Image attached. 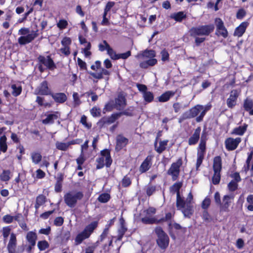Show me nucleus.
<instances>
[{
  "label": "nucleus",
  "mask_w": 253,
  "mask_h": 253,
  "mask_svg": "<svg viewBox=\"0 0 253 253\" xmlns=\"http://www.w3.org/2000/svg\"><path fill=\"white\" fill-rule=\"evenodd\" d=\"M18 34L22 35L18 39L20 45H25L32 42L38 36V31H30L29 28H22L18 31Z\"/></svg>",
  "instance_id": "nucleus-1"
},
{
  "label": "nucleus",
  "mask_w": 253,
  "mask_h": 253,
  "mask_svg": "<svg viewBox=\"0 0 253 253\" xmlns=\"http://www.w3.org/2000/svg\"><path fill=\"white\" fill-rule=\"evenodd\" d=\"M180 200L182 203L179 207H176L177 209L181 211L186 217L190 218L194 212L193 207L192 205L193 195L190 192L188 194L186 201H184L181 197Z\"/></svg>",
  "instance_id": "nucleus-2"
},
{
  "label": "nucleus",
  "mask_w": 253,
  "mask_h": 253,
  "mask_svg": "<svg viewBox=\"0 0 253 253\" xmlns=\"http://www.w3.org/2000/svg\"><path fill=\"white\" fill-rule=\"evenodd\" d=\"M97 225L98 222L93 221L86 226L84 230L76 236L75 240L76 245H78L81 244L84 240L89 238Z\"/></svg>",
  "instance_id": "nucleus-3"
},
{
  "label": "nucleus",
  "mask_w": 253,
  "mask_h": 253,
  "mask_svg": "<svg viewBox=\"0 0 253 253\" xmlns=\"http://www.w3.org/2000/svg\"><path fill=\"white\" fill-rule=\"evenodd\" d=\"M214 29L213 24L192 27L190 30V35L196 37L198 36H208L212 33Z\"/></svg>",
  "instance_id": "nucleus-4"
},
{
  "label": "nucleus",
  "mask_w": 253,
  "mask_h": 253,
  "mask_svg": "<svg viewBox=\"0 0 253 253\" xmlns=\"http://www.w3.org/2000/svg\"><path fill=\"white\" fill-rule=\"evenodd\" d=\"M84 197L82 192L71 191L67 193L64 196L65 204L70 208H74L78 200H81Z\"/></svg>",
  "instance_id": "nucleus-5"
},
{
  "label": "nucleus",
  "mask_w": 253,
  "mask_h": 253,
  "mask_svg": "<svg viewBox=\"0 0 253 253\" xmlns=\"http://www.w3.org/2000/svg\"><path fill=\"white\" fill-rule=\"evenodd\" d=\"M155 232L157 236L156 240L158 246L162 249H166L169 246V238L162 228L158 226L156 227Z\"/></svg>",
  "instance_id": "nucleus-6"
},
{
  "label": "nucleus",
  "mask_w": 253,
  "mask_h": 253,
  "mask_svg": "<svg viewBox=\"0 0 253 253\" xmlns=\"http://www.w3.org/2000/svg\"><path fill=\"white\" fill-rule=\"evenodd\" d=\"M207 140V138L206 133L205 132H203L197 152V160L196 163L197 168L200 166L204 159L206 153Z\"/></svg>",
  "instance_id": "nucleus-7"
},
{
  "label": "nucleus",
  "mask_w": 253,
  "mask_h": 253,
  "mask_svg": "<svg viewBox=\"0 0 253 253\" xmlns=\"http://www.w3.org/2000/svg\"><path fill=\"white\" fill-rule=\"evenodd\" d=\"M101 157L96 159V162L97 163L96 169H101L104 165L106 167H109L112 163L110 151L108 149H104L101 151Z\"/></svg>",
  "instance_id": "nucleus-8"
},
{
  "label": "nucleus",
  "mask_w": 253,
  "mask_h": 253,
  "mask_svg": "<svg viewBox=\"0 0 253 253\" xmlns=\"http://www.w3.org/2000/svg\"><path fill=\"white\" fill-rule=\"evenodd\" d=\"M91 68L94 71H99L97 72H90L88 73L94 78L100 80L103 78V75H109L110 72L103 68L101 67V62L99 61H96L94 65L91 66Z\"/></svg>",
  "instance_id": "nucleus-9"
},
{
  "label": "nucleus",
  "mask_w": 253,
  "mask_h": 253,
  "mask_svg": "<svg viewBox=\"0 0 253 253\" xmlns=\"http://www.w3.org/2000/svg\"><path fill=\"white\" fill-rule=\"evenodd\" d=\"M126 99L122 94H119L115 99V104H106L105 109L107 111H111L113 107L118 110H123L126 106Z\"/></svg>",
  "instance_id": "nucleus-10"
},
{
  "label": "nucleus",
  "mask_w": 253,
  "mask_h": 253,
  "mask_svg": "<svg viewBox=\"0 0 253 253\" xmlns=\"http://www.w3.org/2000/svg\"><path fill=\"white\" fill-rule=\"evenodd\" d=\"M182 164V159L181 158H179L176 162L171 164L170 168L168 170V174L171 176L173 181L176 180L178 178L180 172L179 168Z\"/></svg>",
  "instance_id": "nucleus-11"
},
{
  "label": "nucleus",
  "mask_w": 253,
  "mask_h": 253,
  "mask_svg": "<svg viewBox=\"0 0 253 253\" xmlns=\"http://www.w3.org/2000/svg\"><path fill=\"white\" fill-rule=\"evenodd\" d=\"M215 24L216 26L215 34L218 36H222L226 38L228 36V32L224 25L223 21L219 18L215 19Z\"/></svg>",
  "instance_id": "nucleus-12"
},
{
  "label": "nucleus",
  "mask_w": 253,
  "mask_h": 253,
  "mask_svg": "<svg viewBox=\"0 0 253 253\" xmlns=\"http://www.w3.org/2000/svg\"><path fill=\"white\" fill-rule=\"evenodd\" d=\"M182 186V182H178L174 183L170 187V192L173 194L176 193V207H179L182 202L180 200L179 190Z\"/></svg>",
  "instance_id": "nucleus-13"
},
{
  "label": "nucleus",
  "mask_w": 253,
  "mask_h": 253,
  "mask_svg": "<svg viewBox=\"0 0 253 253\" xmlns=\"http://www.w3.org/2000/svg\"><path fill=\"white\" fill-rule=\"evenodd\" d=\"M241 141V139L240 137H237L235 139L232 137L228 138L225 141L226 148L229 151L234 150L237 147Z\"/></svg>",
  "instance_id": "nucleus-14"
},
{
  "label": "nucleus",
  "mask_w": 253,
  "mask_h": 253,
  "mask_svg": "<svg viewBox=\"0 0 253 253\" xmlns=\"http://www.w3.org/2000/svg\"><path fill=\"white\" fill-rule=\"evenodd\" d=\"M234 195H225L222 199V203L220 205V212H227L229 211V207L231 203V200L234 199Z\"/></svg>",
  "instance_id": "nucleus-15"
},
{
  "label": "nucleus",
  "mask_w": 253,
  "mask_h": 253,
  "mask_svg": "<svg viewBox=\"0 0 253 253\" xmlns=\"http://www.w3.org/2000/svg\"><path fill=\"white\" fill-rule=\"evenodd\" d=\"M118 118V115H117V113H115L109 117L102 118L97 124L100 127H103L113 123Z\"/></svg>",
  "instance_id": "nucleus-16"
},
{
  "label": "nucleus",
  "mask_w": 253,
  "mask_h": 253,
  "mask_svg": "<svg viewBox=\"0 0 253 253\" xmlns=\"http://www.w3.org/2000/svg\"><path fill=\"white\" fill-rule=\"evenodd\" d=\"M239 93L237 90H233L231 91L230 96L227 100V105L230 108H232L236 104Z\"/></svg>",
  "instance_id": "nucleus-17"
},
{
  "label": "nucleus",
  "mask_w": 253,
  "mask_h": 253,
  "mask_svg": "<svg viewBox=\"0 0 253 253\" xmlns=\"http://www.w3.org/2000/svg\"><path fill=\"white\" fill-rule=\"evenodd\" d=\"M128 141V139L121 134L118 135L116 137V149L120 151L123 148L125 147Z\"/></svg>",
  "instance_id": "nucleus-18"
},
{
  "label": "nucleus",
  "mask_w": 253,
  "mask_h": 253,
  "mask_svg": "<svg viewBox=\"0 0 253 253\" xmlns=\"http://www.w3.org/2000/svg\"><path fill=\"white\" fill-rule=\"evenodd\" d=\"M152 156H148L142 162L139 167V171L141 173L145 172L148 170L152 166Z\"/></svg>",
  "instance_id": "nucleus-19"
},
{
  "label": "nucleus",
  "mask_w": 253,
  "mask_h": 253,
  "mask_svg": "<svg viewBox=\"0 0 253 253\" xmlns=\"http://www.w3.org/2000/svg\"><path fill=\"white\" fill-rule=\"evenodd\" d=\"M54 101L59 103L65 102L67 99L66 95L64 93H50L48 92Z\"/></svg>",
  "instance_id": "nucleus-20"
},
{
  "label": "nucleus",
  "mask_w": 253,
  "mask_h": 253,
  "mask_svg": "<svg viewBox=\"0 0 253 253\" xmlns=\"http://www.w3.org/2000/svg\"><path fill=\"white\" fill-rule=\"evenodd\" d=\"M16 245V237L14 233H11L9 243L7 245L8 253H15Z\"/></svg>",
  "instance_id": "nucleus-21"
},
{
  "label": "nucleus",
  "mask_w": 253,
  "mask_h": 253,
  "mask_svg": "<svg viewBox=\"0 0 253 253\" xmlns=\"http://www.w3.org/2000/svg\"><path fill=\"white\" fill-rule=\"evenodd\" d=\"M201 127H197L194 131V133L189 138L188 144L189 145L196 144L199 140L201 132Z\"/></svg>",
  "instance_id": "nucleus-22"
},
{
  "label": "nucleus",
  "mask_w": 253,
  "mask_h": 253,
  "mask_svg": "<svg viewBox=\"0 0 253 253\" xmlns=\"http://www.w3.org/2000/svg\"><path fill=\"white\" fill-rule=\"evenodd\" d=\"M248 25V23L246 22H242L234 31V35L238 37H241L245 33L246 28Z\"/></svg>",
  "instance_id": "nucleus-23"
},
{
  "label": "nucleus",
  "mask_w": 253,
  "mask_h": 253,
  "mask_svg": "<svg viewBox=\"0 0 253 253\" xmlns=\"http://www.w3.org/2000/svg\"><path fill=\"white\" fill-rule=\"evenodd\" d=\"M156 56L154 50L151 49H146L142 51L141 53L138 54L137 57L140 59L152 58Z\"/></svg>",
  "instance_id": "nucleus-24"
},
{
  "label": "nucleus",
  "mask_w": 253,
  "mask_h": 253,
  "mask_svg": "<svg viewBox=\"0 0 253 253\" xmlns=\"http://www.w3.org/2000/svg\"><path fill=\"white\" fill-rule=\"evenodd\" d=\"M222 168L221 158L220 156H216L213 159V169L214 172H220Z\"/></svg>",
  "instance_id": "nucleus-25"
},
{
  "label": "nucleus",
  "mask_w": 253,
  "mask_h": 253,
  "mask_svg": "<svg viewBox=\"0 0 253 253\" xmlns=\"http://www.w3.org/2000/svg\"><path fill=\"white\" fill-rule=\"evenodd\" d=\"M168 142V140L160 141L159 146H157V140H156L154 143L155 150L159 154L162 153L166 149Z\"/></svg>",
  "instance_id": "nucleus-26"
},
{
  "label": "nucleus",
  "mask_w": 253,
  "mask_h": 253,
  "mask_svg": "<svg viewBox=\"0 0 253 253\" xmlns=\"http://www.w3.org/2000/svg\"><path fill=\"white\" fill-rule=\"evenodd\" d=\"M244 108L246 111L249 112L250 115H253V100L247 98L244 102Z\"/></svg>",
  "instance_id": "nucleus-27"
},
{
  "label": "nucleus",
  "mask_w": 253,
  "mask_h": 253,
  "mask_svg": "<svg viewBox=\"0 0 253 253\" xmlns=\"http://www.w3.org/2000/svg\"><path fill=\"white\" fill-rule=\"evenodd\" d=\"M12 89L11 94L14 97L20 95L22 92V87L20 84H13L10 86Z\"/></svg>",
  "instance_id": "nucleus-28"
},
{
  "label": "nucleus",
  "mask_w": 253,
  "mask_h": 253,
  "mask_svg": "<svg viewBox=\"0 0 253 253\" xmlns=\"http://www.w3.org/2000/svg\"><path fill=\"white\" fill-rule=\"evenodd\" d=\"M37 238V236L36 233L33 231L29 232L26 236V239L28 242L33 246H35Z\"/></svg>",
  "instance_id": "nucleus-29"
},
{
  "label": "nucleus",
  "mask_w": 253,
  "mask_h": 253,
  "mask_svg": "<svg viewBox=\"0 0 253 253\" xmlns=\"http://www.w3.org/2000/svg\"><path fill=\"white\" fill-rule=\"evenodd\" d=\"M38 60L39 62V69L41 72H43L47 69V61L45 57L40 56Z\"/></svg>",
  "instance_id": "nucleus-30"
},
{
  "label": "nucleus",
  "mask_w": 253,
  "mask_h": 253,
  "mask_svg": "<svg viewBox=\"0 0 253 253\" xmlns=\"http://www.w3.org/2000/svg\"><path fill=\"white\" fill-rule=\"evenodd\" d=\"M211 104H208L206 106L202 105V110L201 111V113L200 116H198L196 119V120L197 122H200L203 120V119L206 112L211 109Z\"/></svg>",
  "instance_id": "nucleus-31"
},
{
  "label": "nucleus",
  "mask_w": 253,
  "mask_h": 253,
  "mask_svg": "<svg viewBox=\"0 0 253 253\" xmlns=\"http://www.w3.org/2000/svg\"><path fill=\"white\" fill-rule=\"evenodd\" d=\"M174 93L171 91H168L165 93L162 94L159 97L158 100L160 102H164L168 101L170 97L173 96Z\"/></svg>",
  "instance_id": "nucleus-32"
},
{
  "label": "nucleus",
  "mask_w": 253,
  "mask_h": 253,
  "mask_svg": "<svg viewBox=\"0 0 253 253\" xmlns=\"http://www.w3.org/2000/svg\"><path fill=\"white\" fill-rule=\"evenodd\" d=\"M170 17L177 22H181L183 19L186 18V15L183 12L180 11L172 14Z\"/></svg>",
  "instance_id": "nucleus-33"
},
{
  "label": "nucleus",
  "mask_w": 253,
  "mask_h": 253,
  "mask_svg": "<svg viewBox=\"0 0 253 253\" xmlns=\"http://www.w3.org/2000/svg\"><path fill=\"white\" fill-rule=\"evenodd\" d=\"M248 125L244 124L243 126H239V127L235 128L232 132L233 134L242 135L247 130Z\"/></svg>",
  "instance_id": "nucleus-34"
},
{
  "label": "nucleus",
  "mask_w": 253,
  "mask_h": 253,
  "mask_svg": "<svg viewBox=\"0 0 253 253\" xmlns=\"http://www.w3.org/2000/svg\"><path fill=\"white\" fill-rule=\"evenodd\" d=\"M6 140L5 135L0 137V151L3 153H5L7 149Z\"/></svg>",
  "instance_id": "nucleus-35"
},
{
  "label": "nucleus",
  "mask_w": 253,
  "mask_h": 253,
  "mask_svg": "<svg viewBox=\"0 0 253 253\" xmlns=\"http://www.w3.org/2000/svg\"><path fill=\"white\" fill-rule=\"evenodd\" d=\"M104 43L108 47V49L107 50L108 54L110 56V58L113 60H118V57H117V54L116 52L113 50V49L110 47L109 44L107 43V42H104Z\"/></svg>",
  "instance_id": "nucleus-36"
},
{
  "label": "nucleus",
  "mask_w": 253,
  "mask_h": 253,
  "mask_svg": "<svg viewBox=\"0 0 253 253\" xmlns=\"http://www.w3.org/2000/svg\"><path fill=\"white\" fill-rule=\"evenodd\" d=\"M202 110V105H197L195 107L190 109L191 115L192 118L197 116V115L200 113Z\"/></svg>",
  "instance_id": "nucleus-37"
},
{
  "label": "nucleus",
  "mask_w": 253,
  "mask_h": 253,
  "mask_svg": "<svg viewBox=\"0 0 253 253\" xmlns=\"http://www.w3.org/2000/svg\"><path fill=\"white\" fill-rule=\"evenodd\" d=\"M141 221L146 224H152L153 223H159L158 220L155 217L146 216L141 218Z\"/></svg>",
  "instance_id": "nucleus-38"
},
{
  "label": "nucleus",
  "mask_w": 253,
  "mask_h": 253,
  "mask_svg": "<svg viewBox=\"0 0 253 253\" xmlns=\"http://www.w3.org/2000/svg\"><path fill=\"white\" fill-rule=\"evenodd\" d=\"M143 97L147 102H151L154 99L153 93L148 90L143 94Z\"/></svg>",
  "instance_id": "nucleus-39"
},
{
  "label": "nucleus",
  "mask_w": 253,
  "mask_h": 253,
  "mask_svg": "<svg viewBox=\"0 0 253 253\" xmlns=\"http://www.w3.org/2000/svg\"><path fill=\"white\" fill-rule=\"evenodd\" d=\"M60 113L57 111L52 114H48V124L53 123L55 120H57L58 118L60 117Z\"/></svg>",
  "instance_id": "nucleus-40"
},
{
  "label": "nucleus",
  "mask_w": 253,
  "mask_h": 253,
  "mask_svg": "<svg viewBox=\"0 0 253 253\" xmlns=\"http://www.w3.org/2000/svg\"><path fill=\"white\" fill-rule=\"evenodd\" d=\"M45 197L42 195H39L37 198L36 204L35 205V208L38 209L40 206L42 205L45 202Z\"/></svg>",
  "instance_id": "nucleus-41"
},
{
  "label": "nucleus",
  "mask_w": 253,
  "mask_h": 253,
  "mask_svg": "<svg viewBox=\"0 0 253 253\" xmlns=\"http://www.w3.org/2000/svg\"><path fill=\"white\" fill-rule=\"evenodd\" d=\"M133 111V107H130L123 112H121L120 113H117V115H118V118H120L122 115L131 116H132V112Z\"/></svg>",
  "instance_id": "nucleus-42"
},
{
  "label": "nucleus",
  "mask_w": 253,
  "mask_h": 253,
  "mask_svg": "<svg viewBox=\"0 0 253 253\" xmlns=\"http://www.w3.org/2000/svg\"><path fill=\"white\" fill-rule=\"evenodd\" d=\"M10 172L9 170H4L0 175V178L3 181H7L10 179Z\"/></svg>",
  "instance_id": "nucleus-43"
},
{
  "label": "nucleus",
  "mask_w": 253,
  "mask_h": 253,
  "mask_svg": "<svg viewBox=\"0 0 253 253\" xmlns=\"http://www.w3.org/2000/svg\"><path fill=\"white\" fill-rule=\"evenodd\" d=\"M39 93L42 95L47 94V83L46 81L43 82L40 87Z\"/></svg>",
  "instance_id": "nucleus-44"
},
{
  "label": "nucleus",
  "mask_w": 253,
  "mask_h": 253,
  "mask_svg": "<svg viewBox=\"0 0 253 253\" xmlns=\"http://www.w3.org/2000/svg\"><path fill=\"white\" fill-rule=\"evenodd\" d=\"M110 199V196L108 193H103L101 194L98 198V200L101 203H106Z\"/></svg>",
  "instance_id": "nucleus-45"
},
{
  "label": "nucleus",
  "mask_w": 253,
  "mask_h": 253,
  "mask_svg": "<svg viewBox=\"0 0 253 253\" xmlns=\"http://www.w3.org/2000/svg\"><path fill=\"white\" fill-rule=\"evenodd\" d=\"M156 190V186L149 184L146 188V193L147 196H150L153 195Z\"/></svg>",
  "instance_id": "nucleus-46"
},
{
  "label": "nucleus",
  "mask_w": 253,
  "mask_h": 253,
  "mask_svg": "<svg viewBox=\"0 0 253 253\" xmlns=\"http://www.w3.org/2000/svg\"><path fill=\"white\" fill-rule=\"evenodd\" d=\"M32 161L35 164H38L42 159L41 155L37 152L33 153L31 155Z\"/></svg>",
  "instance_id": "nucleus-47"
},
{
  "label": "nucleus",
  "mask_w": 253,
  "mask_h": 253,
  "mask_svg": "<svg viewBox=\"0 0 253 253\" xmlns=\"http://www.w3.org/2000/svg\"><path fill=\"white\" fill-rule=\"evenodd\" d=\"M70 146V144H68V143H63L57 142L56 143V148L62 151L66 150L69 146Z\"/></svg>",
  "instance_id": "nucleus-48"
},
{
  "label": "nucleus",
  "mask_w": 253,
  "mask_h": 253,
  "mask_svg": "<svg viewBox=\"0 0 253 253\" xmlns=\"http://www.w3.org/2000/svg\"><path fill=\"white\" fill-rule=\"evenodd\" d=\"M247 202L249 204L247 209L250 211H253V195H250L247 197Z\"/></svg>",
  "instance_id": "nucleus-49"
},
{
  "label": "nucleus",
  "mask_w": 253,
  "mask_h": 253,
  "mask_svg": "<svg viewBox=\"0 0 253 253\" xmlns=\"http://www.w3.org/2000/svg\"><path fill=\"white\" fill-rule=\"evenodd\" d=\"M99 245V241H97L91 246L88 247L85 249V253H93L95 249Z\"/></svg>",
  "instance_id": "nucleus-50"
},
{
  "label": "nucleus",
  "mask_w": 253,
  "mask_h": 253,
  "mask_svg": "<svg viewBox=\"0 0 253 253\" xmlns=\"http://www.w3.org/2000/svg\"><path fill=\"white\" fill-rule=\"evenodd\" d=\"M220 172H214V174L212 177V183L214 185L218 184L220 180Z\"/></svg>",
  "instance_id": "nucleus-51"
},
{
  "label": "nucleus",
  "mask_w": 253,
  "mask_h": 253,
  "mask_svg": "<svg viewBox=\"0 0 253 253\" xmlns=\"http://www.w3.org/2000/svg\"><path fill=\"white\" fill-rule=\"evenodd\" d=\"M238 183L234 180H232L228 184V188L230 191H234L238 188Z\"/></svg>",
  "instance_id": "nucleus-52"
},
{
  "label": "nucleus",
  "mask_w": 253,
  "mask_h": 253,
  "mask_svg": "<svg viewBox=\"0 0 253 253\" xmlns=\"http://www.w3.org/2000/svg\"><path fill=\"white\" fill-rule=\"evenodd\" d=\"M202 218L203 220L207 222H210L212 220V218L206 210H204L203 211Z\"/></svg>",
  "instance_id": "nucleus-53"
},
{
  "label": "nucleus",
  "mask_w": 253,
  "mask_h": 253,
  "mask_svg": "<svg viewBox=\"0 0 253 253\" xmlns=\"http://www.w3.org/2000/svg\"><path fill=\"white\" fill-rule=\"evenodd\" d=\"M67 25V21L64 19L60 20L57 24V27H58L60 29H63L66 28Z\"/></svg>",
  "instance_id": "nucleus-54"
},
{
  "label": "nucleus",
  "mask_w": 253,
  "mask_h": 253,
  "mask_svg": "<svg viewBox=\"0 0 253 253\" xmlns=\"http://www.w3.org/2000/svg\"><path fill=\"white\" fill-rule=\"evenodd\" d=\"M62 178L59 177L58 178L56 183L55 185V190L57 192H59L61 191L62 188Z\"/></svg>",
  "instance_id": "nucleus-55"
},
{
  "label": "nucleus",
  "mask_w": 253,
  "mask_h": 253,
  "mask_svg": "<svg viewBox=\"0 0 253 253\" xmlns=\"http://www.w3.org/2000/svg\"><path fill=\"white\" fill-rule=\"evenodd\" d=\"M109 232V227H106L101 235L100 236L99 243L100 242H102L107 237Z\"/></svg>",
  "instance_id": "nucleus-56"
},
{
  "label": "nucleus",
  "mask_w": 253,
  "mask_h": 253,
  "mask_svg": "<svg viewBox=\"0 0 253 253\" xmlns=\"http://www.w3.org/2000/svg\"><path fill=\"white\" fill-rule=\"evenodd\" d=\"M38 247L40 250H44L46 248H47V243L45 241H39L38 243Z\"/></svg>",
  "instance_id": "nucleus-57"
},
{
  "label": "nucleus",
  "mask_w": 253,
  "mask_h": 253,
  "mask_svg": "<svg viewBox=\"0 0 253 253\" xmlns=\"http://www.w3.org/2000/svg\"><path fill=\"white\" fill-rule=\"evenodd\" d=\"M122 184L123 187H126L128 186L131 184L130 178L126 176H125L122 179Z\"/></svg>",
  "instance_id": "nucleus-58"
},
{
  "label": "nucleus",
  "mask_w": 253,
  "mask_h": 253,
  "mask_svg": "<svg viewBox=\"0 0 253 253\" xmlns=\"http://www.w3.org/2000/svg\"><path fill=\"white\" fill-rule=\"evenodd\" d=\"M73 99H74L75 106H78L80 105L81 102L79 98V95H78V93L74 92L73 94Z\"/></svg>",
  "instance_id": "nucleus-59"
},
{
  "label": "nucleus",
  "mask_w": 253,
  "mask_h": 253,
  "mask_svg": "<svg viewBox=\"0 0 253 253\" xmlns=\"http://www.w3.org/2000/svg\"><path fill=\"white\" fill-rule=\"evenodd\" d=\"M130 55L131 52L130 51H127L125 53L118 54L117 57H118V59L120 58L126 59H127L129 56H130Z\"/></svg>",
  "instance_id": "nucleus-60"
},
{
  "label": "nucleus",
  "mask_w": 253,
  "mask_h": 253,
  "mask_svg": "<svg viewBox=\"0 0 253 253\" xmlns=\"http://www.w3.org/2000/svg\"><path fill=\"white\" fill-rule=\"evenodd\" d=\"M136 86L139 91H140L142 94L147 91V87L145 84H137Z\"/></svg>",
  "instance_id": "nucleus-61"
},
{
  "label": "nucleus",
  "mask_w": 253,
  "mask_h": 253,
  "mask_svg": "<svg viewBox=\"0 0 253 253\" xmlns=\"http://www.w3.org/2000/svg\"><path fill=\"white\" fill-rule=\"evenodd\" d=\"M90 113L93 117H98L100 115V110L96 107H93L90 110Z\"/></svg>",
  "instance_id": "nucleus-62"
},
{
  "label": "nucleus",
  "mask_w": 253,
  "mask_h": 253,
  "mask_svg": "<svg viewBox=\"0 0 253 253\" xmlns=\"http://www.w3.org/2000/svg\"><path fill=\"white\" fill-rule=\"evenodd\" d=\"M13 216L10 215H5L3 217V221L6 223H10L13 221Z\"/></svg>",
  "instance_id": "nucleus-63"
},
{
  "label": "nucleus",
  "mask_w": 253,
  "mask_h": 253,
  "mask_svg": "<svg viewBox=\"0 0 253 253\" xmlns=\"http://www.w3.org/2000/svg\"><path fill=\"white\" fill-rule=\"evenodd\" d=\"M64 219L62 217H57L54 220V224L57 226H61L63 223Z\"/></svg>",
  "instance_id": "nucleus-64"
}]
</instances>
